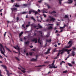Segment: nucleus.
I'll return each instance as SVG.
<instances>
[{"mask_svg":"<svg viewBox=\"0 0 76 76\" xmlns=\"http://www.w3.org/2000/svg\"><path fill=\"white\" fill-rule=\"evenodd\" d=\"M31 61H37V58L36 59L33 58L32 60H31Z\"/></svg>","mask_w":76,"mask_h":76,"instance_id":"obj_17","label":"nucleus"},{"mask_svg":"<svg viewBox=\"0 0 76 76\" xmlns=\"http://www.w3.org/2000/svg\"><path fill=\"white\" fill-rule=\"evenodd\" d=\"M75 52L72 51V56L73 57H74V56H75Z\"/></svg>","mask_w":76,"mask_h":76,"instance_id":"obj_12","label":"nucleus"},{"mask_svg":"<svg viewBox=\"0 0 76 76\" xmlns=\"http://www.w3.org/2000/svg\"><path fill=\"white\" fill-rule=\"evenodd\" d=\"M33 41H35V43H37V39H34Z\"/></svg>","mask_w":76,"mask_h":76,"instance_id":"obj_14","label":"nucleus"},{"mask_svg":"<svg viewBox=\"0 0 76 76\" xmlns=\"http://www.w3.org/2000/svg\"><path fill=\"white\" fill-rule=\"evenodd\" d=\"M15 7H19V6L18 5H15Z\"/></svg>","mask_w":76,"mask_h":76,"instance_id":"obj_37","label":"nucleus"},{"mask_svg":"<svg viewBox=\"0 0 76 76\" xmlns=\"http://www.w3.org/2000/svg\"><path fill=\"white\" fill-rule=\"evenodd\" d=\"M23 32H21V33L19 34L20 37V36H21L22 35V34H23Z\"/></svg>","mask_w":76,"mask_h":76,"instance_id":"obj_24","label":"nucleus"},{"mask_svg":"<svg viewBox=\"0 0 76 76\" xmlns=\"http://www.w3.org/2000/svg\"><path fill=\"white\" fill-rule=\"evenodd\" d=\"M72 49H70L68 50V49H65L64 50L65 51H67V52H69V51H72Z\"/></svg>","mask_w":76,"mask_h":76,"instance_id":"obj_10","label":"nucleus"},{"mask_svg":"<svg viewBox=\"0 0 76 76\" xmlns=\"http://www.w3.org/2000/svg\"><path fill=\"white\" fill-rule=\"evenodd\" d=\"M26 55L27 56H28V53H26Z\"/></svg>","mask_w":76,"mask_h":76,"instance_id":"obj_53","label":"nucleus"},{"mask_svg":"<svg viewBox=\"0 0 76 76\" xmlns=\"http://www.w3.org/2000/svg\"><path fill=\"white\" fill-rule=\"evenodd\" d=\"M72 44H71L69 45V46H66L65 47L63 48L64 50V51L65 50H66V48H70L71 47H72Z\"/></svg>","mask_w":76,"mask_h":76,"instance_id":"obj_3","label":"nucleus"},{"mask_svg":"<svg viewBox=\"0 0 76 76\" xmlns=\"http://www.w3.org/2000/svg\"><path fill=\"white\" fill-rule=\"evenodd\" d=\"M50 50H51V48H49L47 52L45 53L44 54H49V53H50Z\"/></svg>","mask_w":76,"mask_h":76,"instance_id":"obj_5","label":"nucleus"},{"mask_svg":"<svg viewBox=\"0 0 76 76\" xmlns=\"http://www.w3.org/2000/svg\"><path fill=\"white\" fill-rule=\"evenodd\" d=\"M64 27L63 26L62 27H60V29H64Z\"/></svg>","mask_w":76,"mask_h":76,"instance_id":"obj_28","label":"nucleus"},{"mask_svg":"<svg viewBox=\"0 0 76 76\" xmlns=\"http://www.w3.org/2000/svg\"><path fill=\"white\" fill-rule=\"evenodd\" d=\"M72 64H75V61H73L72 62Z\"/></svg>","mask_w":76,"mask_h":76,"instance_id":"obj_35","label":"nucleus"},{"mask_svg":"<svg viewBox=\"0 0 76 76\" xmlns=\"http://www.w3.org/2000/svg\"><path fill=\"white\" fill-rule=\"evenodd\" d=\"M39 27H40V28H42V26H40V25H39Z\"/></svg>","mask_w":76,"mask_h":76,"instance_id":"obj_61","label":"nucleus"},{"mask_svg":"<svg viewBox=\"0 0 76 76\" xmlns=\"http://www.w3.org/2000/svg\"><path fill=\"white\" fill-rule=\"evenodd\" d=\"M54 46L55 47H57V45H55Z\"/></svg>","mask_w":76,"mask_h":76,"instance_id":"obj_57","label":"nucleus"},{"mask_svg":"<svg viewBox=\"0 0 76 76\" xmlns=\"http://www.w3.org/2000/svg\"><path fill=\"white\" fill-rule=\"evenodd\" d=\"M3 55H4V56H5V57H7V56H6L5 55V54H4V55L3 54Z\"/></svg>","mask_w":76,"mask_h":76,"instance_id":"obj_52","label":"nucleus"},{"mask_svg":"<svg viewBox=\"0 0 76 76\" xmlns=\"http://www.w3.org/2000/svg\"><path fill=\"white\" fill-rule=\"evenodd\" d=\"M38 2L39 3H41V1H38Z\"/></svg>","mask_w":76,"mask_h":76,"instance_id":"obj_58","label":"nucleus"},{"mask_svg":"<svg viewBox=\"0 0 76 76\" xmlns=\"http://www.w3.org/2000/svg\"><path fill=\"white\" fill-rule=\"evenodd\" d=\"M28 43H29V42H26L25 43V44H28Z\"/></svg>","mask_w":76,"mask_h":76,"instance_id":"obj_40","label":"nucleus"},{"mask_svg":"<svg viewBox=\"0 0 76 76\" xmlns=\"http://www.w3.org/2000/svg\"><path fill=\"white\" fill-rule=\"evenodd\" d=\"M55 20H56V19L54 18H52L50 20V21H53V22H54Z\"/></svg>","mask_w":76,"mask_h":76,"instance_id":"obj_11","label":"nucleus"},{"mask_svg":"<svg viewBox=\"0 0 76 76\" xmlns=\"http://www.w3.org/2000/svg\"><path fill=\"white\" fill-rule=\"evenodd\" d=\"M22 27H23L24 28H25V27H24V25H23L22 26Z\"/></svg>","mask_w":76,"mask_h":76,"instance_id":"obj_45","label":"nucleus"},{"mask_svg":"<svg viewBox=\"0 0 76 76\" xmlns=\"http://www.w3.org/2000/svg\"><path fill=\"white\" fill-rule=\"evenodd\" d=\"M54 63H55V61L54 60L53 63L52 64V66H53V68H54V69H56V68H57V66H56L54 65Z\"/></svg>","mask_w":76,"mask_h":76,"instance_id":"obj_2","label":"nucleus"},{"mask_svg":"<svg viewBox=\"0 0 76 76\" xmlns=\"http://www.w3.org/2000/svg\"><path fill=\"white\" fill-rule=\"evenodd\" d=\"M59 51L61 54H62L64 53V51H65V50H64V49H63L62 50H59Z\"/></svg>","mask_w":76,"mask_h":76,"instance_id":"obj_7","label":"nucleus"},{"mask_svg":"<svg viewBox=\"0 0 76 76\" xmlns=\"http://www.w3.org/2000/svg\"><path fill=\"white\" fill-rule=\"evenodd\" d=\"M72 43V41H69V42L68 43L69 44H71Z\"/></svg>","mask_w":76,"mask_h":76,"instance_id":"obj_31","label":"nucleus"},{"mask_svg":"<svg viewBox=\"0 0 76 76\" xmlns=\"http://www.w3.org/2000/svg\"><path fill=\"white\" fill-rule=\"evenodd\" d=\"M16 58L17 59V60H19V59L18 58Z\"/></svg>","mask_w":76,"mask_h":76,"instance_id":"obj_60","label":"nucleus"},{"mask_svg":"<svg viewBox=\"0 0 76 76\" xmlns=\"http://www.w3.org/2000/svg\"><path fill=\"white\" fill-rule=\"evenodd\" d=\"M56 13V12L54 11H53L52 12V13Z\"/></svg>","mask_w":76,"mask_h":76,"instance_id":"obj_44","label":"nucleus"},{"mask_svg":"<svg viewBox=\"0 0 76 76\" xmlns=\"http://www.w3.org/2000/svg\"><path fill=\"white\" fill-rule=\"evenodd\" d=\"M57 32H58V31L56 30V33H57Z\"/></svg>","mask_w":76,"mask_h":76,"instance_id":"obj_59","label":"nucleus"},{"mask_svg":"<svg viewBox=\"0 0 76 76\" xmlns=\"http://www.w3.org/2000/svg\"><path fill=\"white\" fill-rule=\"evenodd\" d=\"M63 30H61V31H60V32H63Z\"/></svg>","mask_w":76,"mask_h":76,"instance_id":"obj_56","label":"nucleus"},{"mask_svg":"<svg viewBox=\"0 0 76 76\" xmlns=\"http://www.w3.org/2000/svg\"><path fill=\"white\" fill-rule=\"evenodd\" d=\"M60 53H59L57 55V56L58 57V56H60Z\"/></svg>","mask_w":76,"mask_h":76,"instance_id":"obj_34","label":"nucleus"},{"mask_svg":"<svg viewBox=\"0 0 76 76\" xmlns=\"http://www.w3.org/2000/svg\"><path fill=\"white\" fill-rule=\"evenodd\" d=\"M68 64L69 66H70V67H72V66H73V65H72V64H71L69 63H68Z\"/></svg>","mask_w":76,"mask_h":76,"instance_id":"obj_15","label":"nucleus"},{"mask_svg":"<svg viewBox=\"0 0 76 76\" xmlns=\"http://www.w3.org/2000/svg\"><path fill=\"white\" fill-rule=\"evenodd\" d=\"M19 18L18 17H17V20H19Z\"/></svg>","mask_w":76,"mask_h":76,"instance_id":"obj_43","label":"nucleus"},{"mask_svg":"<svg viewBox=\"0 0 76 76\" xmlns=\"http://www.w3.org/2000/svg\"><path fill=\"white\" fill-rule=\"evenodd\" d=\"M72 48H73V50H75V47H73Z\"/></svg>","mask_w":76,"mask_h":76,"instance_id":"obj_49","label":"nucleus"},{"mask_svg":"<svg viewBox=\"0 0 76 76\" xmlns=\"http://www.w3.org/2000/svg\"><path fill=\"white\" fill-rule=\"evenodd\" d=\"M31 18L32 19H33V20H34L35 21V20H35V19H34V17H33V16L31 17Z\"/></svg>","mask_w":76,"mask_h":76,"instance_id":"obj_25","label":"nucleus"},{"mask_svg":"<svg viewBox=\"0 0 76 76\" xmlns=\"http://www.w3.org/2000/svg\"><path fill=\"white\" fill-rule=\"evenodd\" d=\"M7 72V74L8 76H9V71L7 70H6Z\"/></svg>","mask_w":76,"mask_h":76,"instance_id":"obj_23","label":"nucleus"},{"mask_svg":"<svg viewBox=\"0 0 76 76\" xmlns=\"http://www.w3.org/2000/svg\"><path fill=\"white\" fill-rule=\"evenodd\" d=\"M48 25H51V26H54V24H49Z\"/></svg>","mask_w":76,"mask_h":76,"instance_id":"obj_36","label":"nucleus"},{"mask_svg":"<svg viewBox=\"0 0 76 76\" xmlns=\"http://www.w3.org/2000/svg\"><path fill=\"white\" fill-rule=\"evenodd\" d=\"M49 66L50 69H53V66H52V65L49 64Z\"/></svg>","mask_w":76,"mask_h":76,"instance_id":"obj_13","label":"nucleus"},{"mask_svg":"<svg viewBox=\"0 0 76 76\" xmlns=\"http://www.w3.org/2000/svg\"><path fill=\"white\" fill-rule=\"evenodd\" d=\"M59 3L60 4H61V1H62V0H59Z\"/></svg>","mask_w":76,"mask_h":76,"instance_id":"obj_32","label":"nucleus"},{"mask_svg":"<svg viewBox=\"0 0 76 76\" xmlns=\"http://www.w3.org/2000/svg\"><path fill=\"white\" fill-rule=\"evenodd\" d=\"M6 32H5L4 34V37H5V36H6Z\"/></svg>","mask_w":76,"mask_h":76,"instance_id":"obj_51","label":"nucleus"},{"mask_svg":"<svg viewBox=\"0 0 76 76\" xmlns=\"http://www.w3.org/2000/svg\"><path fill=\"white\" fill-rule=\"evenodd\" d=\"M0 51H1V53H2V54H4V52H5V50L3 47V45H1V44L0 43Z\"/></svg>","mask_w":76,"mask_h":76,"instance_id":"obj_1","label":"nucleus"},{"mask_svg":"<svg viewBox=\"0 0 76 76\" xmlns=\"http://www.w3.org/2000/svg\"><path fill=\"white\" fill-rule=\"evenodd\" d=\"M26 18H28V15L26 16Z\"/></svg>","mask_w":76,"mask_h":76,"instance_id":"obj_64","label":"nucleus"},{"mask_svg":"<svg viewBox=\"0 0 76 76\" xmlns=\"http://www.w3.org/2000/svg\"><path fill=\"white\" fill-rule=\"evenodd\" d=\"M26 13H27V12H22V14H25Z\"/></svg>","mask_w":76,"mask_h":76,"instance_id":"obj_30","label":"nucleus"},{"mask_svg":"<svg viewBox=\"0 0 76 76\" xmlns=\"http://www.w3.org/2000/svg\"><path fill=\"white\" fill-rule=\"evenodd\" d=\"M43 16L45 18H46V17H47L46 15H45V14H43Z\"/></svg>","mask_w":76,"mask_h":76,"instance_id":"obj_33","label":"nucleus"},{"mask_svg":"<svg viewBox=\"0 0 76 76\" xmlns=\"http://www.w3.org/2000/svg\"><path fill=\"white\" fill-rule=\"evenodd\" d=\"M11 9L12 10V12H17L18 11V10H17L16 8H11Z\"/></svg>","mask_w":76,"mask_h":76,"instance_id":"obj_6","label":"nucleus"},{"mask_svg":"<svg viewBox=\"0 0 76 76\" xmlns=\"http://www.w3.org/2000/svg\"><path fill=\"white\" fill-rule=\"evenodd\" d=\"M29 54L30 56H32V53L31 52L29 53Z\"/></svg>","mask_w":76,"mask_h":76,"instance_id":"obj_38","label":"nucleus"},{"mask_svg":"<svg viewBox=\"0 0 76 76\" xmlns=\"http://www.w3.org/2000/svg\"><path fill=\"white\" fill-rule=\"evenodd\" d=\"M52 28H53V27H52L51 26H50L49 27H48V29H52Z\"/></svg>","mask_w":76,"mask_h":76,"instance_id":"obj_18","label":"nucleus"},{"mask_svg":"<svg viewBox=\"0 0 76 76\" xmlns=\"http://www.w3.org/2000/svg\"><path fill=\"white\" fill-rule=\"evenodd\" d=\"M62 63H65V62L64 61H62Z\"/></svg>","mask_w":76,"mask_h":76,"instance_id":"obj_55","label":"nucleus"},{"mask_svg":"<svg viewBox=\"0 0 76 76\" xmlns=\"http://www.w3.org/2000/svg\"><path fill=\"white\" fill-rule=\"evenodd\" d=\"M66 26V25L64 24V28H65V26Z\"/></svg>","mask_w":76,"mask_h":76,"instance_id":"obj_46","label":"nucleus"},{"mask_svg":"<svg viewBox=\"0 0 76 76\" xmlns=\"http://www.w3.org/2000/svg\"><path fill=\"white\" fill-rule=\"evenodd\" d=\"M65 18H68V16L66 15L65 16Z\"/></svg>","mask_w":76,"mask_h":76,"instance_id":"obj_29","label":"nucleus"},{"mask_svg":"<svg viewBox=\"0 0 76 76\" xmlns=\"http://www.w3.org/2000/svg\"><path fill=\"white\" fill-rule=\"evenodd\" d=\"M11 1L13 3V2H14V1H14L13 0H11Z\"/></svg>","mask_w":76,"mask_h":76,"instance_id":"obj_47","label":"nucleus"},{"mask_svg":"<svg viewBox=\"0 0 76 76\" xmlns=\"http://www.w3.org/2000/svg\"><path fill=\"white\" fill-rule=\"evenodd\" d=\"M0 58H3V57L1 56L0 55Z\"/></svg>","mask_w":76,"mask_h":76,"instance_id":"obj_39","label":"nucleus"},{"mask_svg":"<svg viewBox=\"0 0 76 76\" xmlns=\"http://www.w3.org/2000/svg\"><path fill=\"white\" fill-rule=\"evenodd\" d=\"M18 69H19L20 70H22V69L20 68L19 67H18Z\"/></svg>","mask_w":76,"mask_h":76,"instance_id":"obj_54","label":"nucleus"},{"mask_svg":"<svg viewBox=\"0 0 76 76\" xmlns=\"http://www.w3.org/2000/svg\"><path fill=\"white\" fill-rule=\"evenodd\" d=\"M29 14H31V13H32V12H31L30 10V11H29Z\"/></svg>","mask_w":76,"mask_h":76,"instance_id":"obj_41","label":"nucleus"},{"mask_svg":"<svg viewBox=\"0 0 76 76\" xmlns=\"http://www.w3.org/2000/svg\"><path fill=\"white\" fill-rule=\"evenodd\" d=\"M29 26V25H26V27H28V26Z\"/></svg>","mask_w":76,"mask_h":76,"instance_id":"obj_48","label":"nucleus"},{"mask_svg":"<svg viewBox=\"0 0 76 76\" xmlns=\"http://www.w3.org/2000/svg\"><path fill=\"white\" fill-rule=\"evenodd\" d=\"M30 47V48H32V47H33V46H31Z\"/></svg>","mask_w":76,"mask_h":76,"instance_id":"obj_50","label":"nucleus"},{"mask_svg":"<svg viewBox=\"0 0 76 76\" xmlns=\"http://www.w3.org/2000/svg\"><path fill=\"white\" fill-rule=\"evenodd\" d=\"M34 13H35L34 15H36L38 14V11H35V12H34Z\"/></svg>","mask_w":76,"mask_h":76,"instance_id":"obj_19","label":"nucleus"},{"mask_svg":"<svg viewBox=\"0 0 76 76\" xmlns=\"http://www.w3.org/2000/svg\"><path fill=\"white\" fill-rule=\"evenodd\" d=\"M14 48L16 50H18V51L19 52V53H20V49L18 45L17 46V47H14Z\"/></svg>","mask_w":76,"mask_h":76,"instance_id":"obj_4","label":"nucleus"},{"mask_svg":"<svg viewBox=\"0 0 76 76\" xmlns=\"http://www.w3.org/2000/svg\"><path fill=\"white\" fill-rule=\"evenodd\" d=\"M3 63V62H2V61H0V63Z\"/></svg>","mask_w":76,"mask_h":76,"instance_id":"obj_62","label":"nucleus"},{"mask_svg":"<svg viewBox=\"0 0 76 76\" xmlns=\"http://www.w3.org/2000/svg\"><path fill=\"white\" fill-rule=\"evenodd\" d=\"M58 45H60V43H58Z\"/></svg>","mask_w":76,"mask_h":76,"instance_id":"obj_63","label":"nucleus"},{"mask_svg":"<svg viewBox=\"0 0 76 76\" xmlns=\"http://www.w3.org/2000/svg\"><path fill=\"white\" fill-rule=\"evenodd\" d=\"M38 11L39 13H41V11L39 10V9Z\"/></svg>","mask_w":76,"mask_h":76,"instance_id":"obj_42","label":"nucleus"},{"mask_svg":"<svg viewBox=\"0 0 76 76\" xmlns=\"http://www.w3.org/2000/svg\"><path fill=\"white\" fill-rule=\"evenodd\" d=\"M39 39L38 40V42H39L40 43V44L41 45V44H42V43H41V42H39Z\"/></svg>","mask_w":76,"mask_h":76,"instance_id":"obj_27","label":"nucleus"},{"mask_svg":"<svg viewBox=\"0 0 76 76\" xmlns=\"http://www.w3.org/2000/svg\"><path fill=\"white\" fill-rule=\"evenodd\" d=\"M21 72H23V73H26V71L25 70H22Z\"/></svg>","mask_w":76,"mask_h":76,"instance_id":"obj_26","label":"nucleus"},{"mask_svg":"<svg viewBox=\"0 0 76 76\" xmlns=\"http://www.w3.org/2000/svg\"><path fill=\"white\" fill-rule=\"evenodd\" d=\"M67 72V70H66L63 72V73H66Z\"/></svg>","mask_w":76,"mask_h":76,"instance_id":"obj_21","label":"nucleus"},{"mask_svg":"<svg viewBox=\"0 0 76 76\" xmlns=\"http://www.w3.org/2000/svg\"><path fill=\"white\" fill-rule=\"evenodd\" d=\"M31 11V12H33L34 13V12H35V10H30Z\"/></svg>","mask_w":76,"mask_h":76,"instance_id":"obj_20","label":"nucleus"},{"mask_svg":"<svg viewBox=\"0 0 76 76\" xmlns=\"http://www.w3.org/2000/svg\"><path fill=\"white\" fill-rule=\"evenodd\" d=\"M5 47L6 48V50H8V51H10V52H11V51L10 50V49H9L6 46H5Z\"/></svg>","mask_w":76,"mask_h":76,"instance_id":"obj_16","label":"nucleus"},{"mask_svg":"<svg viewBox=\"0 0 76 76\" xmlns=\"http://www.w3.org/2000/svg\"><path fill=\"white\" fill-rule=\"evenodd\" d=\"M42 66H43V65H39L37 67H42Z\"/></svg>","mask_w":76,"mask_h":76,"instance_id":"obj_22","label":"nucleus"},{"mask_svg":"<svg viewBox=\"0 0 76 76\" xmlns=\"http://www.w3.org/2000/svg\"><path fill=\"white\" fill-rule=\"evenodd\" d=\"M69 1L67 2L68 3L70 4V3H72L73 2V0H68Z\"/></svg>","mask_w":76,"mask_h":76,"instance_id":"obj_8","label":"nucleus"},{"mask_svg":"<svg viewBox=\"0 0 76 76\" xmlns=\"http://www.w3.org/2000/svg\"><path fill=\"white\" fill-rule=\"evenodd\" d=\"M1 67H3V68H4V69H7V67H6V66L4 65H1Z\"/></svg>","mask_w":76,"mask_h":76,"instance_id":"obj_9","label":"nucleus"}]
</instances>
